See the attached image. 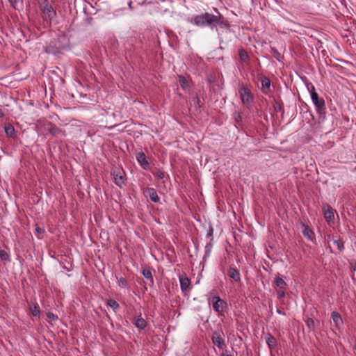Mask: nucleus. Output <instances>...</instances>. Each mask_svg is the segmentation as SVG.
I'll return each mask as SVG.
<instances>
[{
    "label": "nucleus",
    "instance_id": "nucleus-1",
    "mask_svg": "<svg viewBox=\"0 0 356 356\" xmlns=\"http://www.w3.org/2000/svg\"><path fill=\"white\" fill-rule=\"evenodd\" d=\"M221 15H214L205 13L204 14L197 15L194 18V24L197 26L212 25L218 24L220 19Z\"/></svg>",
    "mask_w": 356,
    "mask_h": 356
},
{
    "label": "nucleus",
    "instance_id": "nucleus-2",
    "mask_svg": "<svg viewBox=\"0 0 356 356\" xmlns=\"http://www.w3.org/2000/svg\"><path fill=\"white\" fill-rule=\"evenodd\" d=\"M326 240L329 244L331 252L337 253L340 252L343 249V244L338 236L328 234Z\"/></svg>",
    "mask_w": 356,
    "mask_h": 356
},
{
    "label": "nucleus",
    "instance_id": "nucleus-3",
    "mask_svg": "<svg viewBox=\"0 0 356 356\" xmlns=\"http://www.w3.org/2000/svg\"><path fill=\"white\" fill-rule=\"evenodd\" d=\"M40 9L43 13L44 19L46 21H51L56 15V11L47 0H44L40 6Z\"/></svg>",
    "mask_w": 356,
    "mask_h": 356
},
{
    "label": "nucleus",
    "instance_id": "nucleus-4",
    "mask_svg": "<svg viewBox=\"0 0 356 356\" xmlns=\"http://www.w3.org/2000/svg\"><path fill=\"white\" fill-rule=\"evenodd\" d=\"M241 101L244 105L249 107L253 100L251 91L248 88L242 87L238 90Z\"/></svg>",
    "mask_w": 356,
    "mask_h": 356
},
{
    "label": "nucleus",
    "instance_id": "nucleus-5",
    "mask_svg": "<svg viewBox=\"0 0 356 356\" xmlns=\"http://www.w3.org/2000/svg\"><path fill=\"white\" fill-rule=\"evenodd\" d=\"M311 97H312V102L315 104L318 111L321 112V111L325 108V102H324L323 99H320L318 97V94L315 91L314 87H312V92Z\"/></svg>",
    "mask_w": 356,
    "mask_h": 356
},
{
    "label": "nucleus",
    "instance_id": "nucleus-6",
    "mask_svg": "<svg viewBox=\"0 0 356 356\" xmlns=\"http://www.w3.org/2000/svg\"><path fill=\"white\" fill-rule=\"evenodd\" d=\"M212 342L218 348L223 350L226 347V344L224 339L221 337V334L218 332H214L211 337Z\"/></svg>",
    "mask_w": 356,
    "mask_h": 356
},
{
    "label": "nucleus",
    "instance_id": "nucleus-7",
    "mask_svg": "<svg viewBox=\"0 0 356 356\" xmlns=\"http://www.w3.org/2000/svg\"><path fill=\"white\" fill-rule=\"evenodd\" d=\"M144 195L146 197H149V199L154 202H159V197L157 195V193L155 189L152 188H146L144 191Z\"/></svg>",
    "mask_w": 356,
    "mask_h": 356
},
{
    "label": "nucleus",
    "instance_id": "nucleus-8",
    "mask_svg": "<svg viewBox=\"0 0 356 356\" xmlns=\"http://www.w3.org/2000/svg\"><path fill=\"white\" fill-rule=\"evenodd\" d=\"M213 308L217 312H222L226 305V302L221 300L220 297L213 298Z\"/></svg>",
    "mask_w": 356,
    "mask_h": 356
},
{
    "label": "nucleus",
    "instance_id": "nucleus-9",
    "mask_svg": "<svg viewBox=\"0 0 356 356\" xmlns=\"http://www.w3.org/2000/svg\"><path fill=\"white\" fill-rule=\"evenodd\" d=\"M45 129L47 131L52 135V136H57L60 134H63V131L60 129L58 127H57L55 124H52L51 122H49L45 126Z\"/></svg>",
    "mask_w": 356,
    "mask_h": 356
},
{
    "label": "nucleus",
    "instance_id": "nucleus-10",
    "mask_svg": "<svg viewBox=\"0 0 356 356\" xmlns=\"http://www.w3.org/2000/svg\"><path fill=\"white\" fill-rule=\"evenodd\" d=\"M227 275L235 282H239L241 280L240 273L238 270L230 267L227 270Z\"/></svg>",
    "mask_w": 356,
    "mask_h": 356
},
{
    "label": "nucleus",
    "instance_id": "nucleus-11",
    "mask_svg": "<svg viewBox=\"0 0 356 356\" xmlns=\"http://www.w3.org/2000/svg\"><path fill=\"white\" fill-rule=\"evenodd\" d=\"M323 210L324 212L325 218L327 221H330L332 219H334V212L331 207H330L329 205H324L323 207Z\"/></svg>",
    "mask_w": 356,
    "mask_h": 356
},
{
    "label": "nucleus",
    "instance_id": "nucleus-12",
    "mask_svg": "<svg viewBox=\"0 0 356 356\" xmlns=\"http://www.w3.org/2000/svg\"><path fill=\"white\" fill-rule=\"evenodd\" d=\"M302 226L303 227L302 234L304 235V236L309 240H312L314 236L313 231L309 228V227L307 225L305 224L304 222H302Z\"/></svg>",
    "mask_w": 356,
    "mask_h": 356
},
{
    "label": "nucleus",
    "instance_id": "nucleus-13",
    "mask_svg": "<svg viewBox=\"0 0 356 356\" xmlns=\"http://www.w3.org/2000/svg\"><path fill=\"white\" fill-rule=\"evenodd\" d=\"M136 158L138 163L140 164L143 169H147L148 168L149 163L144 153H138Z\"/></svg>",
    "mask_w": 356,
    "mask_h": 356
},
{
    "label": "nucleus",
    "instance_id": "nucleus-14",
    "mask_svg": "<svg viewBox=\"0 0 356 356\" xmlns=\"http://www.w3.org/2000/svg\"><path fill=\"white\" fill-rule=\"evenodd\" d=\"M191 281L187 277H180V286L183 291H186L189 289Z\"/></svg>",
    "mask_w": 356,
    "mask_h": 356
},
{
    "label": "nucleus",
    "instance_id": "nucleus-15",
    "mask_svg": "<svg viewBox=\"0 0 356 356\" xmlns=\"http://www.w3.org/2000/svg\"><path fill=\"white\" fill-rule=\"evenodd\" d=\"M332 318L334 326L337 328H339L340 325L342 323V318L341 315L337 312H333L332 313Z\"/></svg>",
    "mask_w": 356,
    "mask_h": 356
},
{
    "label": "nucleus",
    "instance_id": "nucleus-16",
    "mask_svg": "<svg viewBox=\"0 0 356 356\" xmlns=\"http://www.w3.org/2000/svg\"><path fill=\"white\" fill-rule=\"evenodd\" d=\"M134 323L140 330H143L147 326L146 321L140 315L135 320Z\"/></svg>",
    "mask_w": 356,
    "mask_h": 356
},
{
    "label": "nucleus",
    "instance_id": "nucleus-17",
    "mask_svg": "<svg viewBox=\"0 0 356 356\" xmlns=\"http://www.w3.org/2000/svg\"><path fill=\"white\" fill-rule=\"evenodd\" d=\"M274 283L278 289H286V283L282 278L280 277L279 276L275 277Z\"/></svg>",
    "mask_w": 356,
    "mask_h": 356
},
{
    "label": "nucleus",
    "instance_id": "nucleus-18",
    "mask_svg": "<svg viewBox=\"0 0 356 356\" xmlns=\"http://www.w3.org/2000/svg\"><path fill=\"white\" fill-rule=\"evenodd\" d=\"M6 134L10 138H14L15 136V129L13 125L8 124L6 125L5 128Z\"/></svg>",
    "mask_w": 356,
    "mask_h": 356
},
{
    "label": "nucleus",
    "instance_id": "nucleus-19",
    "mask_svg": "<svg viewBox=\"0 0 356 356\" xmlns=\"http://www.w3.org/2000/svg\"><path fill=\"white\" fill-rule=\"evenodd\" d=\"M124 178L120 174H115L114 175V181L116 185L120 187H122L124 184Z\"/></svg>",
    "mask_w": 356,
    "mask_h": 356
},
{
    "label": "nucleus",
    "instance_id": "nucleus-20",
    "mask_svg": "<svg viewBox=\"0 0 356 356\" xmlns=\"http://www.w3.org/2000/svg\"><path fill=\"white\" fill-rule=\"evenodd\" d=\"M262 89L265 93H267L269 90L270 81L269 79L264 77L261 79Z\"/></svg>",
    "mask_w": 356,
    "mask_h": 356
},
{
    "label": "nucleus",
    "instance_id": "nucleus-21",
    "mask_svg": "<svg viewBox=\"0 0 356 356\" xmlns=\"http://www.w3.org/2000/svg\"><path fill=\"white\" fill-rule=\"evenodd\" d=\"M45 52L47 54H56L60 52V49L58 46H47Z\"/></svg>",
    "mask_w": 356,
    "mask_h": 356
},
{
    "label": "nucleus",
    "instance_id": "nucleus-22",
    "mask_svg": "<svg viewBox=\"0 0 356 356\" xmlns=\"http://www.w3.org/2000/svg\"><path fill=\"white\" fill-rule=\"evenodd\" d=\"M142 273L145 278L149 280L151 283L153 284V277L149 268H143Z\"/></svg>",
    "mask_w": 356,
    "mask_h": 356
},
{
    "label": "nucleus",
    "instance_id": "nucleus-23",
    "mask_svg": "<svg viewBox=\"0 0 356 356\" xmlns=\"http://www.w3.org/2000/svg\"><path fill=\"white\" fill-rule=\"evenodd\" d=\"M271 51L273 54L275 58H276L279 61H282L284 58V55L282 52L274 47H271Z\"/></svg>",
    "mask_w": 356,
    "mask_h": 356
},
{
    "label": "nucleus",
    "instance_id": "nucleus-24",
    "mask_svg": "<svg viewBox=\"0 0 356 356\" xmlns=\"http://www.w3.org/2000/svg\"><path fill=\"white\" fill-rule=\"evenodd\" d=\"M239 57L243 62H247L249 58L248 53L243 49L239 50Z\"/></svg>",
    "mask_w": 356,
    "mask_h": 356
},
{
    "label": "nucleus",
    "instance_id": "nucleus-25",
    "mask_svg": "<svg viewBox=\"0 0 356 356\" xmlns=\"http://www.w3.org/2000/svg\"><path fill=\"white\" fill-rule=\"evenodd\" d=\"M179 82L181 87L184 89L188 87L187 79L183 76H179Z\"/></svg>",
    "mask_w": 356,
    "mask_h": 356
},
{
    "label": "nucleus",
    "instance_id": "nucleus-26",
    "mask_svg": "<svg viewBox=\"0 0 356 356\" xmlns=\"http://www.w3.org/2000/svg\"><path fill=\"white\" fill-rule=\"evenodd\" d=\"M266 343L270 348L273 347L275 345L276 339L271 334H268V337L266 339Z\"/></svg>",
    "mask_w": 356,
    "mask_h": 356
},
{
    "label": "nucleus",
    "instance_id": "nucleus-27",
    "mask_svg": "<svg viewBox=\"0 0 356 356\" xmlns=\"http://www.w3.org/2000/svg\"><path fill=\"white\" fill-rule=\"evenodd\" d=\"M30 310L31 312V314L34 316H39L40 312V309H39V307L38 305H35L33 306H31L30 307Z\"/></svg>",
    "mask_w": 356,
    "mask_h": 356
},
{
    "label": "nucleus",
    "instance_id": "nucleus-28",
    "mask_svg": "<svg viewBox=\"0 0 356 356\" xmlns=\"http://www.w3.org/2000/svg\"><path fill=\"white\" fill-rule=\"evenodd\" d=\"M107 304L114 310L117 309L119 307V304L115 300L113 299L108 300Z\"/></svg>",
    "mask_w": 356,
    "mask_h": 356
},
{
    "label": "nucleus",
    "instance_id": "nucleus-29",
    "mask_svg": "<svg viewBox=\"0 0 356 356\" xmlns=\"http://www.w3.org/2000/svg\"><path fill=\"white\" fill-rule=\"evenodd\" d=\"M307 325L309 330H314L315 326L314 321L312 318H309L307 321Z\"/></svg>",
    "mask_w": 356,
    "mask_h": 356
},
{
    "label": "nucleus",
    "instance_id": "nucleus-30",
    "mask_svg": "<svg viewBox=\"0 0 356 356\" xmlns=\"http://www.w3.org/2000/svg\"><path fill=\"white\" fill-rule=\"evenodd\" d=\"M8 257H9V255L5 250H0V258L2 260L6 261L8 259Z\"/></svg>",
    "mask_w": 356,
    "mask_h": 356
},
{
    "label": "nucleus",
    "instance_id": "nucleus-31",
    "mask_svg": "<svg viewBox=\"0 0 356 356\" xmlns=\"http://www.w3.org/2000/svg\"><path fill=\"white\" fill-rule=\"evenodd\" d=\"M118 285L120 287H125L126 285H127V280L125 278H124V277H120L118 280Z\"/></svg>",
    "mask_w": 356,
    "mask_h": 356
},
{
    "label": "nucleus",
    "instance_id": "nucleus-32",
    "mask_svg": "<svg viewBox=\"0 0 356 356\" xmlns=\"http://www.w3.org/2000/svg\"><path fill=\"white\" fill-rule=\"evenodd\" d=\"M277 298L282 299L285 296V289H277Z\"/></svg>",
    "mask_w": 356,
    "mask_h": 356
},
{
    "label": "nucleus",
    "instance_id": "nucleus-33",
    "mask_svg": "<svg viewBox=\"0 0 356 356\" xmlns=\"http://www.w3.org/2000/svg\"><path fill=\"white\" fill-rule=\"evenodd\" d=\"M47 316L48 318L52 320V321H55V320H57L58 319V316L56 315H55L54 314L51 313V312H48L47 314Z\"/></svg>",
    "mask_w": 356,
    "mask_h": 356
},
{
    "label": "nucleus",
    "instance_id": "nucleus-34",
    "mask_svg": "<svg viewBox=\"0 0 356 356\" xmlns=\"http://www.w3.org/2000/svg\"><path fill=\"white\" fill-rule=\"evenodd\" d=\"M35 232H37V234H38V237L40 238V235L44 234V229L41 228V227H37L35 228Z\"/></svg>",
    "mask_w": 356,
    "mask_h": 356
},
{
    "label": "nucleus",
    "instance_id": "nucleus-35",
    "mask_svg": "<svg viewBox=\"0 0 356 356\" xmlns=\"http://www.w3.org/2000/svg\"><path fill=\"white\" fill-rule=\"evenodd\" d=\"M235 120L237 122H240L242 119L241 115L240 113H236L234 115Z\"/></svg>",
    "mask_w": 356,
    "mask_h": 356
},
{
    "label": "nucleus",
    "instance_id": "nucleus-36",
    "mask_svg": "<svg viewBox=\"0 0 356 356\" xmlns=\"http://www.w3.org/2000/svg\"><path fill=\"white\" fill-rule=\"evenodd\" d=\"M193 101L195 102V104H197L198 106H200V99L199 97H197V95H196L194 98H193Z\"/></svg>",
    "mask_w": 356,
    "mask_h": 356
},
{
    "label": "nucleus",
    "instance_id": "nucleus-37",
    "mask_svg": "<svg viewBox=\"0 0 356 356\" xmlns=\"http://www.w3.org/2000/svg\"><path fill=\"white\" fill-rule=\"evenodd\" d=\"M156 177L159 178V179H163L164 177V173L162 172H158L156 173Z\"/></svg>",
    "mask_w": 356,
    "mask_h": 356
},
{
    "label": "nucleus",
    "instance_id": "nucleus-38",
    "mask_svg": "<svg viewBox=\"0 0 356 356\" xmlns=\"http://www.w3.org/2000/svg\"><path fill=\"white\" fill-rule=\"evenodd\" d=\"M11 5L15 7V5L17 3L18 0H9Z\"/></svg>",
    "mask_w": 356,
    "mask_h": 356
},
{
    "label": "nucleus",
    "instance_id": "nucleus-39",
    "mask_svg": "<svg viewBox=\"0 0 356 356\" xmlns=\"http://www.w3.org/2000/svg\"><path fill=\"white\" fill-rule=\"evenodd\" d=\"M312 87H314V86H312V85H311L310 86H307L308 90H309L311 94H312Z\"/></svg>",
    "mask_w": 356,
    "mask_h": 356
},
{
    "label": "nucleus",
    "instance_id": "nucleus-40",
    "mask_svg": "<svg viewBox=\"0 0 356 356\" xmlns=\"http://www.w3.org/2000/svg\"><path fill=\"white\" fill-rule=\"evenodd\" d=\"M3 115H4V114H3V111H2L1 109H0V118H3Z\"/></svg>",
    "mask_w": 356,
    "mask_h": 356
},
{
    "label": "nucleus",
    "instance_id": "nucleus-41",
    "mask_svg": "<svg viewBox=\"0 0 356 356\" xmlns=\"http://www.w3.org/2000/svg\"><path fill=\"white\" fill-rule=\"evenodd\" d=\"M222 356H232V355H229V354H224V353H223V354L222 355Z\"/></svg>",
    "mask_w": 356,
    "mask_h": 356
},
{
    "label": "nucleus",
    "instance_id": "nucleus-42",
    "mask_svg": "<svg viewBox=\"0 0 356 356\" xmlns=\"http://www.w3.org/2000/svg\"><path fill=\"white\" fill-rule=\"evenodd\" d=\"M212 232V229H210V232H209V234H211Z\"/></svg>",
    "mask_w": 356,
    "mask_h": 356
},
{
    "label": "nucleus",
    "instance_id": "nucleus-43",
    "mask_svg": "<svg viewBox=\"0 0 356 356\" xmlns=\"http://www.w3.org/2000/svg\"><path fill=\"white\" fill-rule=\"evenodd\" d=\"M212 232V229H210V232H209V234H211Z\"/></svg>",
    "mask_w": 356,
    "mask_h": 356
}]
</instances>
